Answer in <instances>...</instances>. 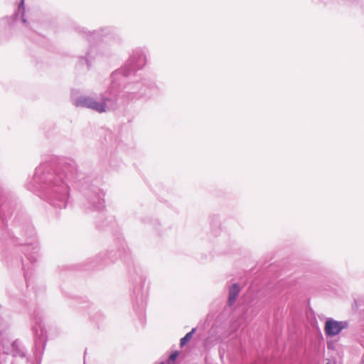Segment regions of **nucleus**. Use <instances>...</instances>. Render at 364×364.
I'll list each match as a JSON object with an SVG mask.
<instances>
[{"label":"nucleus","mask_w":364,"mask_h":364,"mask_svg":"<svg viewBox=\"0 0 364 364\" xmlns=\"http://www.w3.org/2000/svg\"><path fill=\"white\" fill-rule=\"evenodd\" d=\"M346 326L345 322L328 319L325 323L324 331L327 336H333L338 335Z\"/></svg>","instance_id":"1"},{"label":"nucleus","mask_w":364,"mask_h":364,"mask_svg":"<svg viewBox=\"0 0 364 364\" xmlns=\"http://www.w3.org/2000/svg\"><path fill=\"white\" fill-rule=\"evenodd\" d=\"M77 105L94 109L100 113L105 112L106 107L105 102H97L90 97L80 99L77 102Z\"/></svg>","instance_id":"2"},{"label":"nucleus","mask_w":364,"mask_h":364,"mask_svg":"<svg viewBox=\"0 0 364 364\" xmlns=\"http://www.w3.org/2000/svg\"><path fill=\"white\" fill-rule=\"evenodd\" d=\"M240 291V289L237 284H234L231 286L229 290V299L228 301L230 305H232L236 300L239 293Z\"/></svg>","instance_id":"3"},{"label":"nucleus","mask_w":364,"mask_h":364,"mask_svg":"<svg viewBox=\"0 0 364 364\" xmlns=\"http://www.w3.org/2000/svg\"><path fill=\"white\" fill-rule=\"evenodd\" d=\"M195 331H196V328H193L191 331L188 333L183 338H182L181 339L180 345L181 347L184 346L188 342H189L191 341Z\"/></svg>","instance_id":"4"},{"label":"nucleus","mask_w":364,"mask_h":364,"mask_svg":"<svg viewBox=\"0 0 364 364\" xmlns=\"http://www.w3.org/2000/svg\"><path fill=\"white\" fill-rule=\"evenodd\" d=\"M178 355V353L176 351L170 355L169 360L171 361H175L176 359L177 358Z\"/></svg>","instance_id":"5"},{"label":"nucleus","mask_w":364,"mask_h":364,"mask_svg":"<svg viewBox=\"0 0 364 364\" xmlns=\"http://www.w3.org/2000/svg\"><path fill=\"white\" fill-rule=\"evenodd\" d=\"M326 364H330V363H327Z\"/></svg>","instance_id":"6"}]
</instances>
